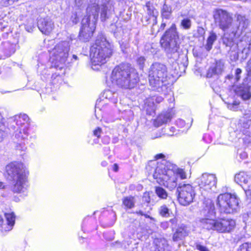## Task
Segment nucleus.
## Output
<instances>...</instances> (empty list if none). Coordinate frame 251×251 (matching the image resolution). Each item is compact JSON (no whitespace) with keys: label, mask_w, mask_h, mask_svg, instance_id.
I'll use <instances>...</instances> for the list:
<instances>
[{"label":"nucleus","mask_w":251,"mask_h":251,"mask_svg":"<svg viewBox=\"0 0 251 251\" xmlns=\"http://www.w3.org/2000/svg\"><path fill=\"white\" fill-rule=\"evenodd\" d=\"M29 171L21 161H12L5 167L4 176L11 181V190L14 193H23L28 186Z\"/></svg>","instance_id":"obj_1"},{"label":"nucleus","mask_w":251,"mask_h":251,"mask_svg":"<svg viewBox=\"0 0 251 251\" xmlns=\"http://www.w3.org/2000/svg\"><path fill=\"white\" fill-rule=\"evenodd\" d=\"M111 81L125 89L135 88L140 81L139 75L128 63H121L115 66L111 75Z\"/></svg>","instance_id":"obj_2"},{"label":"nucleus","mask_w":251,"mask_h":251,"mask_svg":"<svg viewBox=\"0 0 251 251\" xmlns=\"http://www.w3.org/2000/svg\"><path fill=\"white\" fill-rule=\"evenodd\" d=\"M112 53L111 45L106 39L103 36L98 37L90 48L92 68L94 70H99L100 67L106 63Z\"/></svg>","instance_id":"obj_3"},{"label":"nucleus","mask_w":251,"mask_h":251,"mask_svg":"<svg viewBox=\"0 0 251 251\" xmlns=\"http://www.w3.org/2000/svg\"><path fill=\"white\" fill-rule=\"evenodd\" d=\"M179 35L176 25L173 23L163 33L159 40L160 47L165 50L174 53L180 48Z\"/></svg>","instance_id":"obj_4"},{"label":"nucleus","mask_w":251,"mask_h":251,"mask_svg":"<svg viewBox=\"0 0 251 251\" xmlns=\"http://www.w3.org/2000/svg\"><path fill=\"white\" fill-rule=\"evenodd\" d=\"M152 176L157 183L163 185L171 191L174 190L177 185V179L171 170L167 169L163 163L158 164Z\"/></svg>","instance_id":"obj_5"},{"label":"nucleus","mask_w":251,"mask_h":251,"mask_svg":"<svg viewBox=\"0 0 251 251\" xmlns=\"http://www.w3.org/2000/svg\"><path fill=\"white\" fill-rule=\"evenodd\" d=\"M216 204L220 213L231 214L238 207V199L236 194L225 192L218 196Z\"/></svg>","instance_id":"obj_6"},{"label":"nucleus","mask_w":251,"mask_h":251,"mask_svg":"<svg viewBox=\"0 0 251 251\" xmlns=\"http://www.w3.org/2000/svg\"><path fill=\"white\" fill-rule=\"evenodd\" d=\"M168 75V68L164 64L154 62L149 70V82L152 87L158 86L166 81Z\"/></svg>","instance_id":"obj_7"},{"label":"nucleus","mask_w":251,"mask_h":251,"mask_svg":"<svg viewBox=\"0 0 251 251\" xmlns=\"http://www.w3.org/2000/svg\"><path fill=\"white\" fill-rule=\"evenodd\" d=\"M177 200L181 205L187 206L193 201L196 193L195 187L192 183L180 184L177 187Z\"/></svg>","instance_id":"obj_8"},{"label":"nucleus","mask_w":251,"mask_h":251,"mask_svg":"<svg viewBox=\"0 0 251 251\" xmlns=\"http://www.w3.org/2000/svg\"><path fill=\"white\" fill-rule=\"evenodd\" d=\"M213 17L215 23H217L219 27L223 31L229 29L233 23L232 15L226 10L217 8L213 11Z\"/></svg>","instance_id":"obj_9"},{"label":"nucleus","mask_w":251,"mask_h":251,"mask_svg":"<svg viewBox=\"0 0 251 251\" xmlns=\"http://www.w3.org/2000/svg\"><path fill=\"white\" fill-rule=\"evenodd\" d=\"M198 184L201 191L211 192L216 188L217 177L214 175L204 174L201 177Z\"/></svg>","instance_id":"obj_10"},{"label":"nucleus","mask_w":251,"mask_h":251,"mask_svg":"<svg viewBox=\"0 0 251 251\" xmlns=\"http://www.w3.org/2000/svg\"><path fill=\"white\" fill-rule=\"evenodd\" d=\"M91 15L85 16V22L82 24L79 32L78 37L84 42L89 41L93 36L96 30V25H90Z\"/></svg>","instance_id":"obj_11"},{"label":"nucleus","mask_w":251,"mask_h":251,"mask_svg":"<svg viewBox=\"0 0 251 251\" xmlns=\"http://www.w3.org/2000/svg\"><path fill=\"white\" fill-rule=\"evenodd\" d=\"M217 231L218 233H230L234 230L236 223L234 219L227 217H220L217 219Z\"/></svg>","instance_id":"obj_12"},{"label":"nucleus","mask_w":251,"mask_h":251,"mask_svg":"<svg viewBox=\"0 0 251 251\" xmlns=\"http://www.w3.org/2000/svg\"><path fill=\"white\" fill-rule=\"evenodd\" d=\"M4 216L6 222L2 216L0 214V231L1 232H6L11 230L15 224L16 216L13 211L5 212Z\"/></svg>","instance_id":"obj_13"},{"label":"nucleus","mask_w":251,"mask_h":251,"mask_svg":"<svg viewBox=\"0 0 251 251\" xmlns=\"http://www.w3.org/2000/svg\"><path fill=\"white\" fill-rule=\"evenodd\" d=\"M16 51V44L10 42H4L0 44V59L10 57Z\"/></svg>","instance_id":"obj_14"},{"label":"nucleus","mask_w":251,"mask_h":251,"mask_svg":"<svg viewBox=\"0 0 251 251\" xmlns=\"http://www.w3.org/2000/svg\"><path fill=\"white\" fill-rule=\"evenodd\" d=\"M234 179L238 184L247 186L248 190H251V177L247 172L241 171L236 174Z\"/></svg>","instance_id":"obj_15"},{"label":"nucleus","mask_w":251,"mask_h":251,"mask_svg":"<svg viewBox=\"0 0 251 251\" xmlns=\"http://www.w3.org/2000/svg\"><path fill=\"white\" fill-rule=\"evenodd\" d=\"M189 235L187 226L185 225L178 226L174 232L172 239L174 242H177L184 239Z\"/></svg>","instance_id":"obj_16"},{"label":"nucleus","mask_w":251,"mask_h":251,"mask_svg":"<svg viewBox=\"0 0 251 251\" xmlns=\"http://www.w3.org/2000/svg\"><path fill=\"white\" fill-rule=\"evenodd\" d=\"M38 28L43 34L49 35L54 28V24L51 21L44 19L39 23Z\"/></svg>","instance_id":"obj_17"},{"label":"nucleus","mask_w":251,"mask_h":251,"mask_svg":"<svg viewBox=\"0 0 251 251\" xmlns=\"http://www.w3.org/2000/svg\"><path fill=\"white\" fill-rule=\"evenodd\" d=\"M163 100V98L159 96H154L151 98H148L144 104L146 110H149L150 107H152L151 109L154 111L155 110V104L160 103Z\"/></svg>","instance_id":"obj_18"},{"label":"nucleus","mask_w":251,"mask_h":251,"mask_svg":"<svg viewBox=\"0 0 251 251\" xmlns=\"http://www.w3.org/2000/svg\"><path fill=\"white\" fill-rule=\"evenodd\" d=\"M14 122L17 125L16 127H23L29 124V118L25 114H20L14 116Z\"/></svg>","instance_id":"obj_19"},{"label":"nucleus","mask_w":251,"mask_h":251,"mask_svg":"<svg viewBox=\"0 0 251 251\" xmlns=\"http://www.w3.org/2000/svg\"><path fill=\"white\" fill-rule=\"evenodd\" d=\"M51 56L54 57L55 60H58L67 57L64 48L59 45H56L52 50Z\"/></svg>","instance_id":"obj_20"},{"label":"nucleus","mask_w":251,"mask_h":251,"mask_svg":"<svg viewBox=\"0 0 251 251\" xmlns=\"http://www.w3.org/2000/svg\"><path fill=\"white\" fill-rule=\"evenodd\" d=\"M122 205L125 210L133 208L135 206V198L133 196L124 197L122 200Z\"/></svg>","instance_id":"obj_21"},{"label":"nucleus","mask_w":251,"mask_h":251,"mask_svg":"<svg viewBox=\"0 0 251 251\" xmlns=\"http://www.w3.org/2000/svg\"><path fill=\"white\" fill-rule=\"evenodd\" d=\"M201 222L205 229L217 231V219L203 218Z\"/></svg>","instance_id":"obj_22"},{"label":"nucleus","mask_w":251,"mask_h":251,"mask_svg":"<svg viewBox=\"0 0 251 251\" xmlns=\"http://www.w3.org/2000/svg\"><path fill=\"white\" fill-rule=\"evenodd\" d=\"M14 129H15V136L18 139H25L27 138L28 135V127L27 126H25L23 128L14 127Z\"/></svg>","instance_id":"obj_23"},{"label":"nucleus","mask_w":251,"mask_h":251,"mask_svg":"<svg viewBox=\"0 0 251 251\" xmlns=\"http://www.w3.org/2000/svg\"><path fill=\"white\" fill-rule=\"evenodd\" d=\"M224 65V64L221 60L216 61L215 66L209 68L208 74H210L211 75H212L218 73H221L223 71Z\"/></svg>","instance_id":"obj_24"},{"label":"nucleus","mask_w":251,"mask_h":251,"mask_svg":"<svg viewBox=\"0 0 251 251\" xmlns=\"http://www.w3.org/2000/svg\"><path fill=\"white\" fill-rule=\"evenodd\" d=\"M172 13L171 6L164 3L161 10V16L162 19H169Z\"/></svg>","instance_id":"obj_25"},{"label":"nucleus","mask_w":251,"mask_h":251,"mask_svg":"<svg viewBox=\"0 0 251 251\" xmlns=\"http://www.w3.org/2000/svg\"><path fill=\"white\" fill-rule=\"evenodd\" d=\"M147 15L145 18V22L147 25L151 24L152 27L157 24L158 15L152 13H147ZM152 31H153V27H151Z\"/></svg>","instance_id":"obj_26"},{"label":"nucleus","mask_w":251,"mask_h":251,"mask_svg":"<svg viewBox=\"0 0 251 251\" xmlns=\"http://www.w3.org/2000/svg\"><path fill=\"white\" fill-rule=\"evenodd\" d=\"M217 40V35L213 31H211L206 40L205 48L207 51H210L215 41Z\"/></svg>","instance_id":"obj_27"},{"label":"nucleus","mask_w":251,"mask_h":251,"mask_svg":"<svg viewBox=\"0 0 251 251\" xmlns=\"http://www.w3.org/2000/svg\"><path fill=\"white\" fill-rule=\"evenodd\" d=\"M172 114L170 112L161 113L157 116V121L160 125L165 124L172 119Z\"/></svg>","instance_id":"obj_28"},{"label":"nucleus","mask_w":251,"mask_h":251,"mask_svg":"<svg viewBox=\"0 0 251 251\" xmlns=\"http://www.w3.org/2000/svg\"><path fill=\"white\" fill-rule=\"evenodd\" d=\"M157 6L156 3H154L151 0L147 1L145 3V6L147 9V13H152L155 15H158V11L156 6Z\"/></svg>","instance_id":"obj_29"},{"label":"nucleus","mask_w":251,"mask_h":251,"mask_svg":"<svg viewBox=\"0 0 251 251\" xmlns=\"http://www.w3.org/2000/svg\"><path fill=\"white\" fill-rule=\"evenodd\" d=\"M161 163V162L155 161V160H150L146 164L145 169L148 173H151L152 172L153 173L159 166L158 164Z\"/></svg>","instance_id":"obj_30"},{"label":"nucleus","mask_w":251,"mask_h":251,"mask_svg":"<svg viewBox=\"0 0 251 251\" xmlns=\"http://www.w3.org/2000/svg\"><path fill=\"white\" fill-rule=\"evenodd\" d=\"M155 193L157 197L161 199H166L168 197V194L165 189L161 186L154 187Z\"/></svg>","instance_id":"obj_31"},{"label":"nucleus","mask_w":251,"mask_h":251,"mask_svg":"<svg viewBox=\"0 0 251 251\" xmlns=\"http://www.w3.org/2000/svg\"><path fill=\"white\" fill-rule=\"evenodd\" d=\"M236 18L237 21L239 22V24H242L243 29L245 30L248 27L249 22L245 16L241 14H236Z\"/></svg>","instance_id":"obj_32"},{"label":"nucleus","mask_w":251,"mask_h":251,"mask_svg":"<svg viewBox=\"0 0 251 251\" xmlns=\"http://www.w3.org/2000/svg\"><path fill=\"white\" fill-rule=\"evenodd\" d=\"M90 3L88 4L87 9L89 11H92L93 10H95L97 13V17H98L100 7L97 0H90Z\"/></svg>","instance_id":"obj_33"},{"label":"nucleus","mask_w":251,"mask_h":251,"mask_svg":"<svg viewBox=\"0 0 251 251\" xmlns=\"http://www.w3.org/2000/svg\"><path fill=\"white\" fill-rule=\"evenodd\" d=\"M170 210L165 204H163L160 207L159 209V214L162 217H169L170 216Z\"/></svg>","instance_id":"obj_34"},{"label":"nucleus","mask_w":251,"mask_h":251,"mask_svg":"<svg viewBox=\"0 0 251 251\" xmlns=\"http://www.w3.org/2000/svg\"><path fill=\"white\" fill-rule=\"evenodd\" d=\"M204 209L209 213L215 214V205L212 201H207L205 203Z\"/></svg>","instance_id":"obj_35"},{"label":"nucleus","mask_w":251,"mask_h":251,"mask_svg":"<svg viewBox=\"0 0 251 251\" xmlns=\"http://www.w3.org/2000/svg\"><path fill=\"white\" fill-rule=\"evenodd\" d=\"M236 251H251V243L245 242L241 244Z\"/></svg>","instance_id":"obj_36"},{"label":"nucleus","mask_w":251,"mask_h":251,"mask_svg":"<svg viewBox=\"0 0 251 251\" xmlns=\"http://www.w3.org/2000/svg\"><path fill=\"white\" fill-rule=\"evenodd\" d=\"M180 26L184 29H189L191 27V21L189 18H184L181 21Z\"/></svg>","instance_id":"obj_37"},{"label":"nucleus","mask_w":251,"mask_h":251,"mask_svg":"<svg viewBox=\"0 0 251 251\" xmlns=\"http://www.w3.org/2000/svg\"><path fill=\"white\" fill-rule=\"evenodd\" d=\"M175 174L179 176L181 179L187 178V174L183 169L178 168L176 170Z\"/></svg>","instance_id":"obj_38"},{"label":"nucleus","mask_w":251,"mask_h":251,"mask_svg":"<svg viewBox=\"0 0 251 251\" xmlns=\"http://www.w3.org/2000/svg\"><path fill=\"white\" fill-rule=\"evenodd\" d=\"M19 0H0V5L2 7H8L12 5Z\"/></svg>","instance_id":"obj_39"},{"label":"nucleus","mask_w":251,"mask_h":251,"mask_svg":"<svg viewBox=\"0 0 251 251\" xmlns=\"http://www.w3.org/2000/svg\"><path fill=\"white\" fill-rule=\"evenodd\" d=\"M70 21L72 22L73 24L75 25L79 22V17L76 12L72 13L70 17Z\"/></svg>","instance_id":"obj_40"},{"label":"nucleus","mask_w":251,"mask_h":251,"mask_svg":"<svg viewBox=\"0 0 251 251\" xmlns=\"http://www.w3.org/2000/svg\"><path fill=\"white\" fill-rule=\"evenodd\" d=\"M196 249L199 251H210L208 248L202 245L201 243L197 242L195 244Z\"/></svg>","instance_id":"obj_41"},{"label":"nucleus","mask_w":251,"mask_h":251,"mask_svg":"<svg viewBox=\"0 0 251 251\" xmlns=\"http://www.w3.org/2000/svg\"><path fill=\"white\" fill-rule=\"evenodd\" d=\"M134 213L136 214L138 216H144L146 218H148L151 220H153V218L148 215L147 213L144 212L143 211L139 210L138 211H136Z\"/></svg>","instance_id":"obj_42"},{"label":"nucleus","mask_w":251,"mask_h":251,"mask_svg":"<svg viewBox=\"0 0 251 251\" xmlns=\"http://www.w3.org/2000/svg\"><path fill=\"white\" fill-rule=\"evenodd\" d=\"M102 133V129L100 127H96L93 131V135L97 138H100Z\"/></svg>","instance_id":"obj_43"},{"label":"nucleus","mask_w":251,"mask_h":251,"mask_svg":"<svg viewBox=\"0 0 251 251\" xmlns=\"http://www.w3.org/2000/svg\"><path fill=\"white\" fill-rule=\"evenodd\" d=\"M143 198L144 199L145 201L148 204L151 202V196L149 192H145L143 194Z\"/></svg>","instance_id":"obj_44"},{"label":"nucleus","mask_w":251,"mask_h":251,"mask_svg":"<svg viewBox=\"0 0 251 251\" xmlns=\"http://www.w3.org/2000/svg\"><path fill=\"white\" fill-rule=\"evenodd\" d=\"M145 58L144 56H140L137 59V64L142 68H143L145 65Z\"/></svg>","instance_id":"obj_45"},{"label":"nucleus","mask_w":251,"mask_h":251,"mask_svg":"<svg viewBox=\"0 0 251 251\" xmlns=\"http://www.w3.org/2000/svg\"><path fill=\"white\" fill-rule=\"evenodd\" d=\"M241 96L243 100H246L251 98V94L249 92H244L242 93Z\"/></svg>","instance_id":"obj_46"},{"label":"nucleus","mask_w":251,"mask_h":251,"mask_svg":"<svg viewBox=\"0 0 251 251\" xmlns=\"http://www.w3.org/2000/svg\"><path fill=\"white\" fill-rule=\"evenodd\" d=\"M242 73V70L240 68H237L235 70V79L236 81H238L240 79V75Z\"/></svg>","instance_id":"obj_47"},{"label":"nucleus","mask_w":251,"mask_h":251,"mask_svg":"<svg viewBox=\"0 0 251 251\" xmlns=\"http://www.w3.org/2000/svg\"><path fill=\"white\" fill-rule=\"evenodd\" d=\"M166 26V23L165 22L162 21V22L160 25V26L157 31V33H158L160 31H163L165 29Z\"/></svg>","instance_id":"obj_48"},{"label":"nucleus","mask_w":251,"mask_h":251,"mask_svg":"<svg viewBox=\"0 0 251 251\" xmlns=\"http://www.w3.org/2000/svg\"><path fill=\"white\" fill-rule=\"evenodd\" d=\"M165 157V156L164 154H163L162 153H158L154 155L153 160H155V161H156V160L158 159H164Z\"/></svg>","instance_id":"obj_49"},{"label":"nucleus","mask_w":251,"mask_h":251,"mask_svg":"<svg viewBox=\"0 0 251 251\" xmlns=\"http://www.w3.org/2000/svg\"><path fill=\"white\" fill-rule=\"evenodd\" d=\"M112 169H113V171L115 172H118L119 170V166H118V164H117V163L114 164L112 166Z\"/></svg>","instance_id":"obj_50"},{"label":"nucleus","mask_w":251,"mask_h":251,"mask_svg":"<svg viewBox=\"0 0 251 251\" xmlns=\"http://www.w3.org/2000/svg\"><path fill=\"white\" fill-rule=\"evenodd\" d=\"M6 188V185L4 182L0 181V190L5 189Z\"/></svg>","instance_id":"obj_51"},{"label":"nucleus","mask_w":251,"mask_h":251,"mask_svg":"<svg viewBox=\"0 0 251 251\" xmlns=\"http://www.w3.org/2000/svg\"><path fill=\"white\" fill-rule=\"evenodd\" d=\"M170 222L172 224H176L177 223V219L176 218L170 220Z\"/></svg>","instance_id":"obj_52"},{"label":"nucleus","mask_w":251,"mask_h":251,"mask_svg":"<svg viewBox=\"0 0 251 251\" xmlns=\"http://www.w3.org/2000/svg\"><path fill=\"white\" fill-rule=\"evenodd\" d=\"M248 66L249 67V69L248 70V72L249 73L251 74V63H248Z\"/></svg>","instance_id":"obj_53"},{"label":"nucleus","mask_w":251,"mask_h":251,"mask_svg":"<svg viewBox=\"0 0 251 251\" xmlns=\"http://www.w3.org/2000/svg\"><path fill=\"white\" fill-rule=\"evenodd\" d=\"M240 102H237V101H234L233 103H232V105H238L239 104Z\"/></svg>","instance_id":"obj_54"},{"label":"nucleus","mask_w":251,"mask_h":251,"mask_svg":"<svg viewBox=\"0 0 251 251\" xmlns=\"http://www.w3.org/2000/svg\"><path fill=\"white\" fill-rule=\"evenodd\" d=\"M106 137H107V139H108V141H107V143H109V141H110V137H108V136H107Z\"/></svg>","instance_id":"obj_55"},{"label":"nucleus","mask_w":251,"mask_h":251,"mask_svg":"<svg viewBox=\"0 0 251 251\" xmlns=\"http://www.w3.org/2000/svg\"><path fill=\"white\" fill-rule=\"evenodd\" d=\"M1 73H2L1 69V68H0V75L1 74Z\"/></svg>","instance_id":"obj_56"},{"label":"nucleus","mask_w":251,"mask_h":251,"mask_svg":"<svg viewBox=\"0 0 251 251\" xmlns=\"http://www.w3.org/2000/svg\"><path fill=\"white\" fill-rule=\"evenodd\" d=\"M102 163H105V165H106V164H107L106 162H103Z\"/></svg>","instance_id":"obj_57"},{"label":"nucleus","mask_w":251,"mask_h":251,"mask_svg":"<svg viewBox=\"0 0 251 251\" xmlns=\"http://www.w3.org/2000/svg\"><path fill=\"white\" fill-rule=\"evenodd\" d=\"M103 166H105L106 165L105 163H103V164L102 165Z\"/></svg>","instance_id":"obj_58"}]
</instances>
